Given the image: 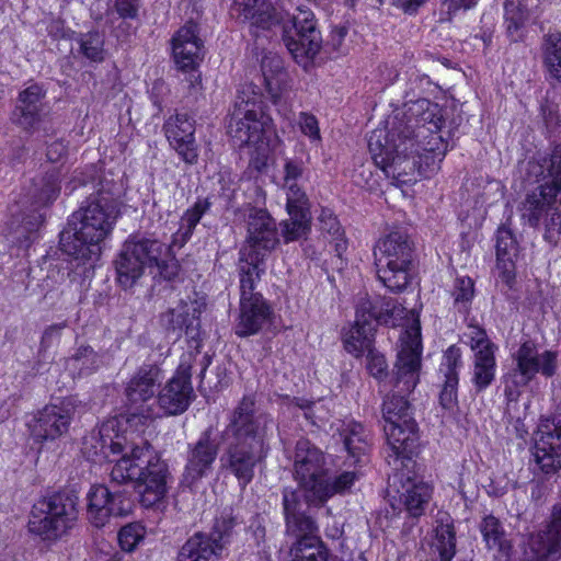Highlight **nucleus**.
Listing matches in <instances>:
<instances>
[{
  "mask_svg": "<svg viewBox=\"0 0 561 561\" xmlns=\"http://www.w3.org/2000/svg\"><path fill=\"white\" fill-rule=\"evenodd\" d=\"M110 446L114 453H122L118 459L110 460L114 462L110 486L93 485L87 494V517L98 528L108 524L112 517L127 516L131 512L130 492L115 486L133 484L141 505L151 507L165 497L171 479L168 463L148 442L136 445L118 438Z\"/></svg>",
  "mask_w": 561,
  "mask_h": 561,
  "instance_id": "f257e3e1",
  "label": "nucleus"
},
{
  "mask_svg": "<svg viewBox=\"0 0 561 561\" xmlns=\"http://www.w3.org/2000/svg\"><path fill=\"white\" fill-rule=\"evenodd\" d=\"M421 354L420 328H412L401 337V350L391 378L392 392L385 398L381 409L387 443L394 455L403 458H410L417 447V424L412 417L407 396L419 382Z\"/></svg>",
  "mask_w": 561,
  "mask_h": 561,
  "instance_id": "f03ea898",
  "label": "nucleus"
},
{
  "mask_svg": "<svg viewBox=\"0 0 561 561\" xmlns=\"http://www.w3.org/2000/svg\"><path fill=\"white\" fill-rule=\"evenodd\" d=\"M273 425L270 414L259 412L254 394H244L229 413L222 432L226 447L219 458L220 468L232 476L240 489L252 482L255 469L268 455V430Z\"/></svg>",
  "mask_w": 561,
  "mask_h": 561,
  "instance_id": "7ed1b4c3",
  "label": "nucleus"
},
{
  "mask_svg": "<svg viewBox=\"0 0 561 561\" xmlns=\"http://www.w3.org/2000/svg\"><path fill=\"white\" fill-rule=\"evenodd\" d=\"M93 190L69 217L59 240L64 253L83 263L90 262L89 268L100 257V244L112 232L119 214L118 187L114 180L101 175Z\"/></svg>",
  "mask_w": 561,
  "mask_h": 561,
  "instance_id": "20e7f679",
  "label": "nucleus"
},
{
  "mask_svg": "<svg viewBox=\"0 0 561 561\" xmlns=\"http://www.w3.org/2000/svg\"><path fill=\"white\" fill-rule=\"evenodd\" d=\"M233 7L252 28H278L285 46L295 58H313L319 53L322 38L310 9L298 8V13L291 15L282 5L267 0H233Z\"/></svg>",
  "mask_w": 561,
  "mask_h": 561,
  "instance_id": "39448f33",
  "label": "nucleus"
},
{
  "mask_svg": "<svg viewBox=\"0 0 561 561\" xmlns=\"http://www.w3.org/2000/svg\"><path fill=\"white\" fill-rule=\"evenodd\" d=\"M414 133L409 126L403 129H393L389 135L383 129L374 130L368 138V149L377 167H379L388 178H393L401 183L416 182L417 176H427L421 151L414 149L419 147L411 134Z\"/></svg>",
  "mask_w": 561,
  "mask_h": 561,
  "instance_id": "423d86ee",
  "label": "nucleus"
},
{
  "mask_svg": "<svg viewBox=\"0 0 561 561\" xmlns=\"http://www.w3.org/2000/svg\"><path fill=\"white\" fill-rule=\"evenodd\" d=\"M78 506L79 496L73 490L41 497L28 514V533L44 542H57L75 527L79 515Z\"/></svg>",
  "mask_w": 561,
  "mask_h": 561,
  "instance_id": "0eeeda50",
  "label": "nucleus"
},
{
  "mask_svg": "<svg viewBox=\"0 0 561 561\" xmlns=\"http://www.w3.org/2000/svg\"><path fill=\"white\" fill-rule=\"evenodd\" d=\"M413 244L409 237L393 231L374 248L378 279L392 293L403 291L411 280Z\"/></svg>",
  "mask_w": 561,
  "mask_h": 561,
  "instance_id": "6e6552de",
  "label": "nucleus"
},
{
  "mask_svg": "<svg viewBox=\"0 0 561 561\" xmlns=\"http://www.w3.org/2000/svg\"><path fill=\"white\" fill-rule=\"evenodd\" d=\"M272 118L265 112L261 92L251 85H245L236 96L233 112L228 125V134L234 145L255 146L263 138L271 125Z\"/></svg>",
  "mask_w": 561,
  "mask_h": 561,
  "instance_id": "1a4fd4ad",
  "label": "nucleus"
},
{
  "mask_svg": "<svg viewBox=\"0 0 561 561\" xmlns=\"http://www.w3.org/2000/svg\"><path fill=\"white\" fill-rule=\"evenodd\" d=\"M514 366L504 376V394L508 403L517 402L522 389L540 374L551 378L558 369V353L540 352L533 341L524 342L513 355Z\"/></svg>",
  "mask_w": 561,
  "mask_h": 561,
  "instance_id": "9d476101",
  "label": "nucleus"
},
{
  "mask_svg": "<svg viewBox=\"0 0 561 561\" xmlns=\"http://www.w3.org/2000/svg\"><path fill=\"white\" fill-rule=\"evenodd\" d=\"M389 317L388 309L383 310L379 306V300L360 298L356 307L354 324L343 330L344 348L356 357L362 356L373 347L377 324L387 322Z\"/></svg>",
  "mask_w": 561,
  "mask_h": 561,
  "instance_id": "9b49d317",
  "label": "nucleus"
},
{
  "mask_svg": "<svg viewBox=\"0 0 561 561\" xmlns=\"http://www.w3.org/2000/svg\"><path fill=\"white\" fill-rule=\"evenodd\" d=\"M60 192V172L54 168L43 176L34 179L28 187L26 199L23 204H30L28 215H23L21 224L16 229V239L27 238V233L34 232L44 221V214L41 208L51 204Z\"/></svg>",
  "mask_w": 561,
  "mask_h": 561,
  "instance_id": "f8f14e48",
  "label": "nucleus"
},
{
  "mask_svg": "<svg viewBox=\"0 0 561 561\" xmlns=\"http://www.w3.org/2000/svg\"><path fill=\"white\" fill-rule=\"evenodd\" d=\"M220 445L213 426L204 430L195 442L187 444L182 484L193 488L208 477L218 458Z\"/></svg>",
  "mask_w": 561,
  "mask_h": 561,
  "instance_id": "ddd939ff",
  "label": "nucleus"
},
{
  "mask_svg": "<svg viewBox=\"0 0 561 561\" xmlns=\"http://www.w3.org/2000/svg\"><path fill=\"white\" fill-rule=\"evenodd\" d=\"M163 379L159 365L142 364L128 381L125 396L128 412L131 416L149 419L152 415L151 401Z\"/></svg>",
  "mask_w": 561,
  "mask_h": 561,
  "instance_id": "4468645a",
  "label": "nucleus"
},
{
  "mask_svg": "<svg viewBox=\"0 0 561 561\" xmlns=\"http://www.w3.org/2000/svg\"><path fill=\"white\" fill-rule=\"evenodd\" d=\"M247 236L240 252L266 259L279 243L278 229L266 209L249 207L245 215Z\"/></svg>",
  "mask_w": 561,
  "mask_h": 561,
  "instance_id": "2eb2a0df",
  "label": "nucleus"
},
{
  "mask_svg": "<svg viewBox=\"0 0 561 561\" xmlns=\"http://www.w3.org/2000/svg\"><path fill=\"white\" fill-rule=\"evenodd\" d=\"M206 308V300L193 291L186 298H182L175 308H170L161 314V324L168 332L174 333L178 337L184 332L187 339L196 343L201 337L199 317Z\"/></svg>",
  "mask_w": 561,
  "mask_h": 561,
  "instance_id": "dca6fc26",
  "label": "nucleus"
},
{
  "mask_svg": "<svg viewBox=\"0 0 561 561\" xmlns=\"http://www.w3.org/2000/svg\"><path fill=\"white\" fill-rule=\"evenodd\" d=\"M194 359L195 355L192 352L183 354L175 375L159 392L157 402L167 414L178 415L185 412L190 407L194 398L191 383Z\"/></svg>",
  "mask_w": 561,
  "mask_h": 561,
  "instance_id": "f3484780",
  "label": "nucleus"
},
{
  "mask_svg": "<svg viewBox=\"0 0 561 561\" xmlns=\"http://www.w3.org/2000/svg\"><path fill=\"white\" fill-rule=\"evenodd\" d=\"M422 125H417L415 128L407 124L411 130V137L417 144L419 147H414L421 151L423 156L424 164L426 168H431L434 171L437 168V163L442 161L443 157L447 151V142L439 135V130L444 125L442 116H437L434 111L427 110L422 117Z\"/></svg>",
  "mask_w": 561,
  "mask_h": 561,
  "instance_id": "a211bd4d",
  "label": "nucleus"
},
{
  "mask_svg": "<svg viewBox=\"0 0 561 561\" xmlns=\"http://www.w3.org/2000/svg\"><path fill=\"white\" fill-rule=\"evenodd\" d=\"M295 478L306 494H312L328 472L324 454L310 440L300 438L295 446Z\"/></svg>",
  "mask_w": 561,
  "mask_h": 561,
  "instance_id": "6ab92c4d",
  "label": "nucleus"
},
{
  "mask_svg": "<svg viewBox=\"0 0 561 561\" xmlns=\"http://www.w3.org/2000/svg\"><path fill=\"white\" fill-rule=\"evenodd\" d=\"M75 405L70 400L59 404H48L39 410L30 423V430L36 442L54 440L66 434L75 416Z\"/></svg>",
  "mask_w": 561,
  "mask_h": 561,
  "instance_id": "aec40b11",
  "label": "nucleus"
},
{
  "mask_svg": "<svg viewBox=\"0 0 561 561\" xmlns=\"http://www.w3.org/2000/svg\"><path fill=\"white\" fill-rule=\"evenodd\" d=\"M46 91L37 83L31 84L19 93L11 121L25 131L32 133L43 121L47 105Z\"/></svg>",
  "mask_w": 561,
  "mask_h": 561,
  "instance_id": "412c9836",
  "label": "nucleus"
},
{
  "mask_svg": "<svg viewBox=\"0 0 561 561\" xmlns=\"http://www.w3.org/2000/svg\"><path fill=\"white\" fill-rule=\"evenodd\" d=\"M473 351L472 382L477 392L485 390L495 378V345L490 341L484 330L477 328L470 340Z\"/></svg>",
  "mask_w": 561,
  "mask_h": 561,
  "instance_id": "4be33fe9",
  "label": "nucleus"
},
{
  "mask_svg": "<svg viewBox=\"0 0 561 561\" xmlns=\"http://www.w3.org/2000/svg\"><path fill=\"white\" fill-rule=\"evenodd\" d=\"M196 23L190 21L172 38V53L179 69L195 70L203 58V42Z\"/></svg>",
  "mask_w": 561,
  "mask_h": 561,
  "instance_id": "5701e85b",
  "label": "nucleus"
},
{
  "mask_svg": "<svg viewBox=\"0 0 561 561\" xmlns=\"http://www.w3.org/2000/svg\"><path fill=\"white\" fill-rule=\"evenodd\" d=\"M261 71L265 91L275 106L286 108L289 93V75L285 70L283 59L274 53L264 55Z\"/></svg>",
  "mask_w": 561,
  "mask_h": 561,
  "instance_id": "b1692460",
  "label": "nucleus"
},
{
  "mask_svg": "<svg viewBox=\"0 0 561 561\" xmlns=\"http://www.w3.org/2000/svg\"><path fill=\"white\" fill-rule=\"evenodd\" d=\"M272 314V308L262 295L240 298L236 334L242 337L256 334L271 321Z\"/></svg>",
  "mask_w": 561,
  "mask_h": 561,
  "instance_id": "393cba45",
  "label": "nucleus"
},
{
  "mask_svg": "<svg viewBox=\"0 0 561 561\" xmlns=\"http://www.w3.org/2000/svg\"><path fill=\"white\" fill-rule=\"evenodd\" d=\"M536 561H557L561 557V504L554 505L551 519L530 542Z\"/></svg>",
  "mask_w": 561,
  "mask_h": 561,
  "instance_id": "a878e982",
  "label": "nucleus"
},
{
  "mask_svg": "<svg viewBox=\"0 0 561 561\" xmlns=\"http://www.w3.org/2000/svg\"><path fill=\"white\" fill-rule=\"evenodd\" d=\"M397 481L401 483V489H397L399 494V505L408 514V517L412 520L417 519L425 512V507L431 499L430 486L416 479L407 478L403 482V473H397L393 477V484L396 486Z\"/></svg>",
  "mask_w": 561,
  "mask_h": 561,
  "instance_id": "bb28decb",
  "label": "nucleus"
},
{
  "mask_svg": "<svg viewBox=\"0 0 561 561\" xmlns=\"http://www.w3.org/2000/svg\"><path fill=\"white\" fill-rule=\"evenodd\" d=\"M558 193L547 185H539L528 193L520 204L522 219L530 227L537 228L543 216L552 210Z\"/></svg>",
  "mask_w": 561,
  "mask_h": 561,
  "instance_id": "cd10ccee",
  "label": "nucleus"
},
{
  "mask_svg": "<svg viewBox=\"0 0 561 561\" xmlns=\"http://www.w3.org/2000/svg\"><path fill=\"white\" fill-rule=\"evenodd\" d=\"M460 350L450 346L444 354L439 374L444 377L442 390L439 392V403L444 409H453L458 402V367L460 366Z\"/></svg>",
  "mask_w": 561,
  "mask_h": 561,
  "instance_id": "c85d7f7f",
  "label": "nucleus"
},
{
  "mask_svg": "<svg viewBox=\"0 0 561 561\" xmlns=\"http://www.w3.org/2000/svg\"><path fill=\"white\" fill-rule=\"evenodd\" d=\"M283 513L286 524V535L300 534L302 530L314 529L316 520L302 511L301 493L299 490L285 488L283 490Z\"/></svg>",
  "mask_w": 561,
  "mask_h": 561,
  "instance_id": "c756f323",
  "label": "nucleus"
},
{
  "mask_svg": "<svg viewBox=\"0 0 561 561\" xmlns=\"http://www.w3.org/2000/svg\"><path fill=\"white\" fill-rule=\"evenodd\" d=\"M318 525L314 529L302 530L300 534H290L295 542L290 547L291 561H328V549L320 539Z\"/></svg>",
  "mask_w": 561,
  "mask_h": 561,
  "instance_id": "7c9ffc66",
  "label": "nucleus"
},
{
  "mask_svg": "<svg viewBox=\"0 0 561 561\" xmlns=\"http://www.w3.org/2000/svg\"><path fill=\"white\" fill-rule=\"evenodd\" d=\"M496 264L502 272V277L510 284L515 276V259L518 255V242L512 229L506 225L499 227L496 231Z\"/></svg>",
  "mask_w": 561,
  "mask_h": 561,
  "instance_id": "2f4dec72",
  "label": "nucleus"
},
{
  "mask_svg": "<svg viewBox=\"0 0 561 561\" xmlns=\"http://www.w3.org/2000/svg\"><path fill=\"white\" fill-rule=\"evenodd\" d=\"M265 259L259 257L247 252H239V280H240V298H247L249 296H260L259 291H255L256 285L259 284L262 274L265 271L264 266Z\"/></svg>",
  "mask_w": 561,
  "mask_h": 561,
  "instance_id": "473e14b6",
  "label": "nucleus"
},
{
  "mask_svg": "<svg viewBox=\"0 0 561 561\" xmlns=\"http://www.w3.org/2000/svg\"><path fill=\"white\" fill-rule=\"evenodd\" d=\"M355 480L356 473L353 471H343L334 478L329 477L327 472L313 493L305 495L306 501L311 505H323L331 496L350 490Z\"/></svg>",
  "mask_w": 561,
  "mask_h": 561,
  "instance_id": "72a5a7b5",
  "label": "nucleus"
},
{
  "mask_svg": "<svg viewBox=\"0 0 561 561\" xmlns=\"http://www.w3.org/2000/svg\"><path fill=\"white\" fill-rule=\"evenodd\" d=\"M129 245V253H136L147 267H153L165 261L170 255V249L158 239H151L145 236H131L125 241Z\"/></svg>",
  "mask_w": 561,
  "mask_h": 561,
  "instance_id": "f704fd0d",
  "label": "nucleus"
},
{
  "mask_svg": "<svg viewBox=\"0 0 561 561\" xmlns=\"http://www.w3.org/2000/svg\"><path fill=\"white\" fill-rule=\"evenodd\" d=\"M218 548L206 534L196 533L179 550L176 561H215Z\"/></svg>",
  "mask_w": 561,
  "mask_h": 561,
  "instance_id": "c9c22d12",
  "label": "nucleus"
},
{
  "mask_svg": "<svg viewBox=\"0 0 561 561\" xmlns=\"http://www.w3.org/2000/svg\"><path fill=\"white\" fill-rule=\"evenodd\" d=\"M344 449L354 459L359 462L369 448V432L363 424L350 421L343 425L340 432Z\"/></svg>",
  "mask_w": 561,
  "mask_h": 561,
  "instance_id": "e433bc0d",
  "label": "nucleus"
},
{
  "mask_svg": "<svg viewBox=\"0 0 561 561\" xmlns=\"http://www.w3.org/2000/svg\"><path fill=\"white\" fill-rule=\"evenodd\" d=\"M129 251H131L129 245L124 243L121 253L115 260L117 280L124 288L131 287L141 277L147 267L136 253L133 255Z\"/></svg>",
  "mask_w": 561,
  "mask_h": 561,
  "instance_id": "4c0bfd02",
  "label": "nucleus"
},
{
  "mask_svg": "<svg viewBox=\"0 0 561 561\" xmlns=\"http://www.w3.org/2000/svg\"><path fill=\"white\" fill-rule=\"evenodd\" d=\"M543 65L549 78L561 81V32H549L541 44Z\"/></svg>",
  "mask_w": 561,
  "mask_h": 561,
  "instance_id": "58836bf2",
  "label": "nucleus"
},
{
  "mask_svg": "<svg viewBox=\"0 0 561 561\" xmlns=\"http://www.w3.org/2000/svg\"><path fill=\"white\" fill-rule=\"evenodd\" d=\"M319 220L320 229L330 237L329 242L333 245L336 256L341 261V256L347 248V242L337 218L330 210L323 209Z\"/></svg>",
  "mask_w": 561,
  "mask_h": 561,
  "instance_id": "ea45409f",
  "label": "nucleus"
},
{
  "mask_svg": "<svg viewBox=\"0 0 561 561\" xmlns=\"http://www.w3.org/2000/svg\"><path fill=\"white\" fill-rule=\"evenodd\" d=\"M118 438L122 439L123 443L128 442L126 436L116 435L115 439H104L101 431L92 432L89 435L84 436L82 439V453L89 458L95 461V457L99 455H104V457H110V454L106 451L107 449L112 455H121L122 453H114L111 448V444L117 442Z\"/></svg>",
  "mask_w": 561,
  "mask_h": 561,
  "instance_id": "a19ab883",
  "label": "nucleus"
},
{
  "mask_svg": "<svg viewBox=\"0 0 561 561\" xmlns=\"http://www.w3.org/2000/svg\"><path fill=\"white\" fill-rule=\"evenodd\" d=\"M289 218L280 222L282 236L286 243L296 241L310 230V213H288Z\"/></svg>",
  "mask_w": 561,
  "mask_h": 561,
  "instance_id": "79ce46f5",
  "label": "nucleus"
},
{
  "mask_svg": "<svg viewBox=\"0 0 561 561\" xmlns=\"http://www.w3.org/2000/svg\"><path fill=\"white\" fill-rule=\"evenodd\" d=\"M540 168L543 179L549 180L543 185L561 194V145L554 146L550 154L542 159Z\"/></svg>",
  "mask_w": 561,
  "mask_h": 561,
  "instance_id": "37998d69",
  "label": "nucleus"
},
{
  "mask_svg": "<svg viewBox=\"0 0 561 561\" xmlns=\"http://www.w3.org/2000/svg\"><path fill=\"white\" fill-rule=\"evenodd\" d=\"M479 529L489 549H504L506 542L505 531L499 518L493 515H486L481 520Z\"/></svg>",
  "mask_w": 561,
  "mask_h": 561,
  "instance_id": "c03bdc74",
  "label": "nucleus"
},
{
  "mask_svg": "<svg viewBox=\"0 0 561 561\" xmlns=\"http://www.w3.org/2000/svg\"><path fill=\"white\" fill-rule=\"evenodd\" d=\"M100 363V356L91 346H80L68 359L69 367L78 370L80 376L91 375L99 368Z\"/></svg>",
  "mask_w": 561,
  "mask_h": 561,
  "instance_id": "a18cd8bd",
  "label": "nucleus"
},
{
  "mask_svg": "<svg viewBox=\"0 0 561 561\" xmlns=\"http://www.w3.org/2000/svg\"><path fill=\"white\" fill-rule=\"evenodd\" d=\"M435 547L440 561H451L456 553V535L454 526L449 523H440L436 526Z\"/></svg>",
  "mask_w": 561,
  "mask_h": 561,
  "instance_id": "49530a36",
  "label": "nucleus"
},
{
  "mask_svg": "<svg viewBox=\"0 0 561 561\" xmlns=\"http://www.w3.org/2000/svg\"><path fill=\"white\" fill-rule=\"evenodd\" d=\"M164 129L169 141L193 138L195 133L194 122L186 114L170 117Z\"/></svg>",
  "mask_w": 561,
  "mask_h": 561,
  "instance_id": "de8ad7c7",
  "label": "nucleus"
},
{
  "mask_svg": "<svg viewBox=\"0 0 561 561\" xmlns=\"http://www.w3.org/2000/svg\"><path fill=\"white\" fill-rule=\"evenodd\" d=\"M80 51L92 61L104 59V35L99 31L82 34L79 39Z\"/></svg>",
  "mask_w": 561,
  "mask_h": 561,
  "instance_id": "09e8293b",
  "label": "nucleus"
},
{
  "mask_svg": "<svg viewBox=\"0 0 561 561\" xmlns=\"http://www.w3.org/2000/svg\"><path fill=\"white\" fill-rule=\"evenodd\" d=\"M523 1L524 0H505L504 2L505 20L510 34L518 31L528 19V11Z\"/></svg>",
  "mask_w": 561,
  "mask_h": 561,
  "instance_id": "8fccbe9b",
  "label": "nucleus"
},
{
  "mask_svg": "<svg viewBox=\"0 0 561 561\" xmlns=\"http://www.w3.org/2000/svg\"><path fill=\"white\" fill-rule=\"evenodd\" d=\"M145 537V528L137 523L121 528L118 542L124 551L131 552Z\"/></svg>",
  "mask_w": 561,
  "mask_h": 561,
  "instance_id": "3c124183",
  "label": "nucleus"
},
{
  "mask_svg": "<svg viewBox=\"0 0 561 561\" xmlns=\"http://www.w3.org/2000/svg\"><path fill=\"white\" fill-rule=\"evenodd\" d=\"M211 202L209 198H198L194 205L183 214L180 225L194 232L201 218L209 210Z\"/></svg>",
  "mask_w": 561,
  "mask_h": 561,
  "instance_id": "603ef678",
  "label": "nucleus"
},
{
  "mask_svg": "<svg viewBox=\"0 0 561 561\" xmlns=\"http://www.w3.org/2000/svg\"><path fill=\"white\" fill-rule=\"evenodd\" d=\"M474 295V285L470 277H458L455 280L453 290L455 306L466 309L467 305L471 301Z\"/></svg>",
  "mask_w": 561,
  "mask_h": 561,
  "instance_id": "864d4df0",
  "label": "nucleus"
},
{
  "mask_svg": "<svg viewBox=\"0 0 561 561\" xmlns=\"http://www.w3.org/2000/svg\"><path fill=\"white\" fill-rule=\"evenodd\" d=\"M286 208L288 213H310L308 198L296 183L288 184Z\"/></svg>",
  "mask_w": 561,
  "mask_h": 561,
  "instance_id": "5fc2aeb1",
  "label": "nucleus"
},
{
  "mask_svg": "<svg viewBox=\"0 0 561 561\" xmlns=\"http://www.w3.org/2000/svg\"><path fill=\"white\" fill-rule=\"evenodd\" d=\"M547 216L543 239L551 245H557L561 236V214L552 208Z\"/></svg>",
  "mask_w": 561,
  "mask_h": 561,
  "instance_id": "6e6d98bb",
  "label": "nucleus"
},
{
  "mask_svg": "<svg viewBox=\"0 0 561 561\" xmlns=\"http://www.w3.org/2000/svg\"><path fill=\"white\" fill-rule=\"evenodd\" d=\"M233 528V518L230 516H221L215 520L213 531L206 535L208 539L214 541V545L218 548V552L222 550L221 541L229 536Z\"/></svg>",
  "mask_w": 561,
  "mask_h": 561,
  "instance_id": "4d7b16f0",
  "label": "nucleus"
},
{
  "mask_svg": "<svg viewBox=\"0 0 561 561\" xmlns=\"http://www.w3.org/2000/svg\"><path fill=\"white\" fill-rule=\"evenodd\" d=\"M170 145L175 149L181 159L187 164H195L198 160L197 146L195 144V137L183 140L169 141Z\"/></svg>",
  "mask_w": 561,
  "mask_h": 561,
  "instance_id": "13d9d810",
  "label": "nucleus"
},
{
  "mask_svg": "<svg viewBox=\"0 0 561 561\" xmlns=\"http://www.w3.org/2000/svg\"><path fill=\"white\" fill-rule=\"evenodd\" d=\"M366 367L369 374L376 379H383L387 376L388 365L382 354L376 352L374 347L367 351Z\"/></svg>",
  "mask_w": 561,
  "mask_h": 561,
  "instance_id": "bf43d9fd",
  "label": "nucleus"
},
{
  "mask_svg": "<svg viewBox=\"0 0 561 561\" xmlns=\"http://www.w3.org/2000/svg\"><path fill=\"white\" fill-rule=\"evenodd\" d=\"M141 5V0H115L113 4L114 11L122 19H136Z\"/></svg>",
  "mask_w": 561,
  "mask_h": 561,
  "instance_id": "052dcab7",
  "label": "nucleus"
},
{
  "mask_svg": "<svg viewBox=\"0 0 561 561\" xmlns=\"http://www.w3.org/2000/svg\"><path fill=\"white\" fill-rule=\"evenodd\" d=\"M66 328V322L56 323L47 327L42 335L39 343V352H46L56 342L59 341L61 336V331Z\"/></svg>",
  "mask_w": 561,
  "mask_h": 561,
  "instance_id": "680f3d73",
  "label": "nucleus"
},
{
  "mask_svg": "<svg viewBox=\"0 0 561 561\" xmlns=\"http://www.w3.org/2000/svg\"><path fill=\"white\" fill-rule=\"evenodd\" d=\"M299 126L304 135L308 136L312 140L320 139V130L318 126V119L316 116L308 113H300Z\"/></svg>",
  "mask_w": 561,
  "mask_h": 561,
  "instance_id": "e2e57ef3",
  "label": "nucleus"
},
{
  "mask_svg": "<svg viewBox=\"0 0 561 561\" xmlns=\"http://www.w3.org/2000/svg\"><path fill=\"white\" fill-rule=\"evenodd\" d=\"M302 162L294 159H286L284 164V181L286 184L294 183L302 175Z\"/></svg>",
  "mask_w": 561,
  "mask_h": 561,
  "instance_id": "0e129e2a",
  "label": "nucleus"
},
{
  "mask_svg": "<svg viewBox=\"0 0 561 561\" xmlns=\"http://www.w3.org/2000/svg\"><path fill=\"white\" fill-rule=\"evenodd\" d=\"M478 0H444L443 7L446 8V12L451 16L460 10L467 11L476 7Z\"/></svg>",
  "mask_w": 561,
  "mask_h": 561,
  "instance_id": "69168bd1",
  "label": "nucleus"
},
{
  "mask_svg": "<svg viewBox=\"0 0 561 561\" xmlns=\"http://www.w3.org/2000/svg\"><path fill=\"white\" fill-rule=\"evenodd\" d=\"M153 267H157L160 272V275L169 280L173 279L179 273V265L175 262L174 256L172 254L165 256V261H163L159 265H153Z\"/></svg>",
  "mask_w": 561,
  "mask_h": 561,
  "instance_id": "338daca9",
  "label": "nucleus"
},
{
  "mask_svg": "<svg viewBox=\"0 0 561 561\" xmlns=\"http://www.w3.org/2000/svg\"><path fill=\"white\" fill-rule=\"evenodd\" d=\"M542 117L546 126L552 130L561 128V118L557 111L550 105L541 106Z\"/></svg>",
  "mask_w": 561,
  "mask_h": 561,
  "instance_id": "774afa93",
  "label": "nucleus"
}]
</instances>
